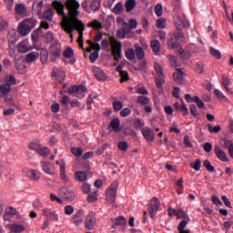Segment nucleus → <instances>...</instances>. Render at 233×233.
<instances>
[{
  "label": "nucleus",
  "instance_id": "f257e3e1",
  "mask_svg": "<svg viewBox=\"0 0 233 233\" xmlns=\"http://www.w3.org/2000/svg\"><path fill=\"white\" fill-rule=\"evenodd\" d=\"M65 6L68 12V19L70 20L69 31H72V25L76 23H81L82 21L78 18L81 15V4L77 0H66Z\"/></svg>",
  "mask_w": 233,
  "mask_h": 233
},
{
  "label": "nucleus",
  "instance_id": "f03ea898",
  "mask_svg": "<svg viewBox=\"0 0 233 233\" xmlns=\"http://www.w3.org/2000/svg\"><path fill=\"white\" fill-rule=\"evenodd\" d=\"M53 8L57 12L58 15H62V28H66V30L70 29V18H68V15L65 12V4L60 1L55 0L52 3Z\"/></svg>",
  "mask_w": 233,
  "mask_h": 233
},
{
  "label": "nucleus",
  "instance_id": "7ed1b4c3",
  "mask_svg": "<svg viewBox=\"0 0 233 233\" xmlns=\"http://www.w3.org/2000/svg\"><path fill=\"white\" fill-rule=\"evenodd\" d=\"M35 25H37V19L34 17L24 19L18 24V32L20 35L23 37L28 35V34L35 28Z\"/></svg>",
  "mask_w": 233,
  "mask_h": 233
},
{
  "label": "nucleus",
  "instance_id": "20e7f679",
  "mask_svg": "<svg viewBox=\"0 0 233 233\" xmlns=\"http://www.w3.org/2000/svg\"><path fill=\"white\" fill-rule=\"evenodd\" d=\"M109 44L111 46L112 56L115 61H119L123 54V44L114 36L109 37Z\"/></svg>",
  "mask_w": 233,
  "mask_h": 233
},
{
  "label": "nucleus",
  "instance_id": "39448f33",
  "mask_svg": "<svg viewBox=\"0 0 233 233\" xmlns=\"http://www.w3.org/2000/svg\"><path fill=\"white\" fill-rule=\"evenodd\" d=\"M48 51H49V61H51V63H56V61L61 58V56L63 54V47L61 46V43L56 41L51 44V46L48 48Z\"/></svg>",
  "mask_w": 233,
  "mask_h": 233
},
{
  "label": "nucleus",
  "instance_id": "423d86ee",
  "mask_svg": "<svg viewBox=\"0 0 233 233\" xmlns=\"http://www.w3.org/2000/svg\"><path fill=\"white\" fill-rule=\"evenodd\" d=\"M64 32H66V34H70V37H74V30H77L79 36L77 38L78 45L80 48H83V32H85V24L83 22H76L72 25V30H66V28H63Z\"/></svg>",
  "mask_w": 233,
  "mask_h": 233
},
{
  "label": "nucleus",
  "instance_id": "0eeeda50",
  "mask_svg": "<svg viewBox=\"0 0 233 233\" xmlns=\"http://www.w3.org/2000/svg\"><path fill=\"white\" fill-rule=\"evenodd\" d=\"M119 187V183L114 182L106 190V199L110 203H116V198H117V188Z\"/></svg>",
  "mask_w": 233,
  "mask_h": 233
},
{
  "label": "nucleus",
  "instance_id": "6e6552de",
  "mask_svg": "<svg viewBox=\"0 0 233 233\" xmlns=\"http://www.w3.org/2000/svg\"><path fill=\"white\" fill-rule=\"evenodd\" d=\"M161 207V201L157 197L153 198L149 203V208H147L150 218H156V214H157V210Z\"/></svg>",
  "mask_w": 233,
  "mask_h": 233
},
{
  "label": "nucleus",
  "instance_id": "1a4fd4ad",
  "mask_svg": "<svg viewBox=\"0 0 233 233\" xmlns=\"http://www.w3.org/2000/svg\"><path fill=\"white\" fill-rule=\"evenodd\" d=\"M96 225H97V218H96V213H88L85 218V228L86 230H92V228H94Z\"/></svg>",
  "mask_w": 233,
  "mask_h": 233
},
{
  "label": "nucleus",
  "instance_id": "9d476101",
  "mask_svg": "<svg viewBox=\"0 0 233 233\" xmlns=\"http://www.w3.org/2000/svg\"><path fill=\"white\" fill-rule=\"evenodd\" d=\"M85 92H86L85 86H73L68 88V94H76V97L78 99H85Z\"/></svg>",
  "mask_w": 233,
  "mask_h": 233
},
{
  "label": "nucleus",
  "instance_id": "9b49d317",
  "mask_svg": "<svg viewBox=\"0 0 233 233\" xmlns=\"http://www.w3.org/2000/svg\"><path fill=\"white\" fill-rule=\"evenodd\" d=\"M190 48H194V50H190ZM178 54L181 59H190L192 57V54H196V45L191 44L186 47V49H179Z\"/></svg>",
  "mask_w": 233,
  "mask_h": 233
},
{
  "label": "nucleus",
  "instance_id": "f8f14e48",
  "mask_svg": "<svg viewBox=\"0 0 233 233\" xmlns=\"http://www.w3.org/2000/svg\"><path fill=\"white\" fill-rule=\"evenodd\" d=\"M155 71L157 76L156 79L157 87L161 88V86L165 83V75L163 74V67H161V65L155 64Z\"/></svg>",
  "mask_w": 233,
  "mask_h": 233
},
{
  "label": "nucleus",
  "instance_id": "ddd939ff",
  "mask_svg": "<svg viewBox=\"0 0 233 233\" xmlns=\"http://www.w3.org/2000/svg\"><path fill=\"white\" fill-rule=\"evenodd\" d=\"M92 73L97 81H106V79H108V75L99 66H94L92 67Z\"/></svg>",
  "mask_w": 233,
  "mask_h": 233
},
{
  "label": "nucleus",
  "instance_id": "4468645a",
  "mask_svg": "<svg viewBox=\"0 0 233 233\" xmlns=\"http://www.w3.org/2000/svg\"><path fill=\"white\" fill-rule=\"evenodd\" d=\"M59 194L61 198H63V199H66V201H74V199H76V193L68 189V187L60 188Z\"/></svg>",
  "mask_w": 233,
  "mask_h": 233
},
{
  "label": "nucleus",
  "instance_id": "2eb2a0df",
  "mask_svg": "<svg viewBox=\"0 0 233 233\" xmlns=\"http://www.w3.org/2000/svg\"><path fill=\"white\" fill-rule=\"evenodd\" d=\"M43 215L46 217L49 221H59V215L50 208H43Z\"/></svg>",
  "mask_w": 233,
  "mask_h": 233
},
{
  "label": "nucleus",
  "instance_id": "dca6fc26",
  "mask_svg": "<svg viewBox=\"0 0 233 233\" xmlns=\"http://www.w3.org/2000/svg\"><path fill=\"white\" fill-rule=\"evenodd\" d=\"M143 137L148 141V143L154 142L156 139V134H154V130L148 127H143L141 129Z\"/></svg>",
  "mask_w": 233,
  "mask_h": 233
},
{
  "label": "nucleus",
  "instance_id": "f3484780",
  "mask_svg": "<svg viewBox=\"0 0 233 233\" xmlns=\"http://www.w3.org/2000/svg\"><path fill=\"white\" fill-rule=\"evenodd\" d=\"M174 25L177 30H183V28H190V22L179 16L175 17Z\"/></svg>",
  "mask_w": 233,
  "mask_h": 233
},
{
  "label": "nucleus",
  "instance_id": "a211bd4d",
  "mask_svg": "<svg viewBox=\"0 0 233 233\" xmlns=\"http://www.w3.org/2000/svg\"><path fill=\"white\" fill-rule=\"evenodd\" d=\"M214 151L218 159H219V161H222V163H228V161H230V159L227 156V153L223 149H221L219 146L216 145L214 147Z\"/></svg>",
  "mask_w": 233,
  "mask_h": 233
},
{
  "label": "nucleus",
  "instance_id": "6ab92c4d",
  "mask_svg": "<svg viewBox=\"0 0 233 233\" xmlns=\"http://www.w3.org/2000/svg\"><path fill=\"white\" fill-rule=\"evenodd\" d=\"M40 166L45 174H48L49 176H54V174H56V168L54 167V164L43 161L40 163Z\"/></svg>",
  "mask_w": 233,
  "mask_h": 233
},
{
  "label": "nucleus",
  "instance_id": "aec40b11",
  "mask_svg": "<svg viewBox=\"0 0 233 233\" xmlns=\"http://www.w3.org/2000/svg\"><path fill=\"white\" fill-rule=\"evenodd\" d=\"M43 0H35L32 5V10L37 14L38 17H43Z\"/></svg>",
  "mask_w": 233,
  "mask_h": 233
},
{
  "label": "nucleus",
  "instance_id": "412c9836",
  "mask_svg": "<svg viewBox=\"0 0 233 233\" xmlns=\"http://www.w3.org/2000/svg\"><path fill=\"white\" fill-rule=\"evenodd\" d=\"M167 48H169V50H176V48H179V42L171 33L167 35Z\"/></svg>",
  "mask_w": 233,
  "mask_h": 233
},
{
  "label": "nucleus",
  "instance_id": "4be33fe9",
  "mask_svg": "<svg viewBox=\"0 0 233 233\" xmlns=\"http://www.w3.org/2000/svg\"><path fill=\"white\" fill-rule=\"evenodd\" d=\"M51 77L53 79H57L58 81H65L66 73L59 67H53Z\"/></svg>",
  "mask_w": 233,
  "mask_h": 233
},
{
  "label": "nucleus",
  "instance_id": "5701e85b",
  "mask_svg": "<svg viewBox=\"0 0 233 233\" xmlns=\"http://www.w3.org/2000/svg\"><path fill=\"white\" fill-rule=\"evenodd\" d=\"M26 176L31 181L38 182L41 179V173L35 169H27Z\"/></svg>",
  "mask_w": 233,
  "mask_h": 233
},
{
  "label": "nucleus",
  "instance_id": "b1692460",
  "mask_svg": "<svg viewBox=\"0 0 233 233\" xmlns=\"http://www.w3.org/2000/svg\"><path fill=\"white\" fill-rule=\"evenodd\" d=\"M72 221L76 227L83 225V211L77 210L72 217Z\"/></svg>",
  "mask_w": 233,
  "mask_h": 233
},
{
  "label": "nucleus",
  "instance_id": "393cba45",
  "mask_svg": "<svg viewBox=\"0 0 233 233\" xmlns=\"http://www.w3.org/2000/svg\"><path fill=\"white\" fill-rule=\"evenodd\" d=\"M55 14L56 13L54 12V9H52V7H49L47 10L42 13V17L43 19H45V21H48L49 23H52Z\"/></svg>",
  "mask_w": 233,
  "mask_h": 233
},
{
  "label": "nucleus",
  "instance_id": "a878e982",
  "mask_svg": "<svg viewBox=\"0 0 233 233\" xmlns=\"http://www.w3.org/2000/svg\"><path fill=\"white\" fill-rule=\"evenodd\" d=\"M48 57H50V53L48 49L43 48L40 50V61L42 65H46L48 63Z\"/></svg>",
  "mask_w": 233,
  "mask_h": 233
},
{
  "label": "nucleus",
  "instance_id": "bb28decb",
  "mask_svg": "<svg viewBox=\"0 0 233 233\" xmlns=\"http://www.w3.org/2000/svg\"><path fill=\"white\" fill-rule=\"evenodd\" d=\"M109 127L114 130V132H121V120L119 118H113L110 122Z\"/></svg>",
  "mask_w": 233,
  "mask_h": 233
},
{
  "label": "nucleus",
  "instance_id": "cd10ccee",
  "mask_svg": "<svg viewBox=\"0 0 233 233\" xmlns=\"http://www.w3.org/2000/svg\"><path fill=\"white\" fill-rule=\"evenodd\" d=\"M7 39L9 43H12V45L17 43V31H15V29L9 30L7 34Z\"/></svg>",
  "mask_w": 233,
  "mask_h": 233
},
{
  "label": "nucleus",
  "instance_id": "c85d7f7f",
  "mask_svg": "<svg viewBox=\"0 0 233 233\" xmlns=\"http://www.w3.org/2000/svg\"><path fill=\"white\" fill-rule=\"evenodd\" d=\"M60 177L64 183H68V176H66V164H65V162L60 165Z\"/></svg>",
  "mask_w": 233,
  "mask_h": 233
},
{
  "label": "nucleus",
  "instance_id": "c756f323",
  "mask_svg": "<svg viewBox=\"0 0 233 233\" xmlns=\"http://www.w3.org/2000/svg\"><path fill=\"white\" fill-rule=\"evenodd\" d=\"M135 56H137V59H144L145 58V49L141 47L139 45H135Z\"/></svg>",
  "mask_w": 233,
  "mask_h": 233
},
{
  "label": "nucleus",
  "instance_id": "7c9ffc66",
  "mask_svg": "<svg viewBox=\"0 0 233 233\" xmlns=\"http://www.w3.org/2000/svg\"><path fill=\"white\" fill-rule=\"evenodd\" d=\"M15 214H17V209L15 208L10 207L5 210L3 218L5 219V221H9L10 216H15Z\"/></svg>",
  "mask_w": 233,
  "mask_h": 233
},
{
  "label": "nucleus",
  "instance_id": "2f4dec72",
  "mask_svg": "<svg viewBox=\"0 0 233 233\" xmlns=\"http://www.w3.org/2000/svg\"><path fill=\"white\" fill-rule=\"evenodd\" d=\"M75 179L76 181L83 183V181H86V179H88V175H86V173H85L84 171H76L75 173Z\"/></svg>",
  "mask_w": 233,
  "mask_h": 233
},
{
  "label": "nucleus",
  "instance_id": "473e14b6",
  "mask_svg": "<svg viewBox=\"0 0 233 233\" xmlns=\"http://www.w3.org/2000/svg\"><path fill=\"white\" fill-rule=\"evenodd\" d=\"M150 46H151L153 52H155L156 56H157V54H159V52H161V43H159V40L151 41Z\"/></svg>",
  "mask_w": 233,
  "mask_h": 233
},
{
  "label": "nucleus",
  "instance_id": "72a5a7b5",
  "mask_svg": "<svg viewBox=\"0 0 233 233\" xmlns=\"http://www.w3.org/2000/svg\"><path fill=\"white\" fill-rule=\"evenodd\" d=\"M175 108L176 110H179V112H182L183 116H188V107H187V105H185V103H176Z\"/></svg>",
  "mask_w": 233,
  "mask_h": 233
},
{
  "label": "nucleus",
  "instance_id": "f704fd0d",
  "mask_svg": "<svg viewBox=\"0 0 233 233\" xmlns=\"http://www.w3.org/2000/svg\"><path fill=\"white\" fill-rule=\"evenodd\" d=\"M10 230L11 232H14V233L25 232V226L15 223L10 226Z\"/></svg>",
  "mask_w": 233,
  "mask_h": 233
},
{
  "label": "nucleus",
  "instance_id": "c9c22d12",
  "mask_svg": "<svg viewBox=\"0 0 233 233\" xmlns=\"http://www.w3.org/2000/svg\"><path fill=\"white\" fill-rule=\"evenodd\" d=\"M113 14H116V15H119V14H123L125 12V5L121 2H118L115 5L113 10Z\"/></svg>",
  "mask_w": 233,
  "mask_h": 233
},
{
  "label": "nucleus",
  "instance_id": "e433bc0d",
  "mask_svg": "<svg viewBox=\"0 0 233 233\" xmlns=\"http://www.w3.org/2000/svg\"><path fill=\"white\" fill-rule=\"evenodd\" d=\"M175 38L180 42L185 41V33H183V29H176L173 33H171Z\"/></svg>",
  "mask_w": 233,
  "mask_h": 233
},
{
  "label": "nucleus",
  "instance_id": "4c0bfd02",
  "mask_svg": "<svg viewBox=\"0 0 233 233\" xmlns=\"http://www.w3.org/2000/svg\"><path fill=\"white\" fill-rule=\"evenodd\" d=\"M185 74L181 69H177V72L173 74V78L176 83H182L183 82V76Z\"/></svg>",
  "mask_w": 233,
  "mask_h": 233
},
{
  "label": "nucleus",
  "instance_id": "58836bf2",
  "mask_svg": "<svg viewBox=\"0 0 233 233\" xmlns=\"http://www.w3.org/2000/svg\"><path fill=\"white\" fill-rule=\"evenodd\" d=\"M189 111H190V114L193 116V117L197 119V121L201 120V116H199V113H198V107L196 106V105L194 104L190 105Z\"/></svg>",
  "mask_w": 233,
  "mask_h": 233
},
{
  "label": "nucleus",
  "instance_id": "ea45409f",
  "mask_svg": "<svg viewBox=\"0 0 233 233\" xmlns=\"http://www.w3.org/2000/svg\"><path fill=\"white\" fill-rule=\"evenodd\" d=\"M11 90H12V86H10V85L5 84V83L0 85V92L2 96H8Z\"/></svg>",
  "mask_w": 233,
  "mask_h": 233
},
{
  "label": "nucleus",
  "instance_id": "a19ab883",
  "mask_svg": "<svg viewBox=\"0 0 233 233\" xmlns=\"http://www.w3.org/2000/svg\"><path fill=\"white\" fill-rule=\"evenodd\" d=\"M215 96L218 97V101H224L225 103H228V97L223 94L219 89L214 90Z\"/></svg>",
  "mask_w": 233,
  "mask_h": 233
},
{
  "label": "nucleus",
  "instance_id": "79ce46f5",
  "mask_svg": "<svg viewBox=\"0 0 233 233\" xmlns=\"http://www.w3.org/2000/svg\"><path fill=\"white\" fill-rule=\"evenodd\" d=\"M89 8L92 12H97L101 8V0H92Z\"/></svg>",
  "mask_w": 233,
  "mask_h": 233
},
{
  "label": "nucleus",
  "instance_id": "37998d69",
  "mask_svg": "<svg viewBox=\"0 0 233 233\" xmlns=\"http://www.w3.org/2000/svg\"><path fill=\"white\" fill-rule=\"evenodd\" d=\"M125 6H126V12H127V14L129 12H132V10L136 8V0H127Z\"/></svg>",
  "mask_w": 233,
  "mask_h": 233
},
{
  "label": "nucleus",
  "instance_id": "c03bdc74",
  "mask_svg": "<svg viewBox=\"0 0 233 233\" xmlns=\"http://www.w3.org/2000/svg\"><path fill=\"white\" fill-rule=\"evenodd\" d=\"M137 103H138V105H141L142 106H147V105L150 103V98L146 96H140L137 97Z\"/></svg>",
  "mask_w": 233,
  "mask_h": 233
},
{
  "label": "nucleus",
  "instance_id": "a18cd8bd",
  "mask_svg": "<svg viewBox=\"0 0 233 233\" xmlns=\"http://www.w3.org/2000/svg\"><path fill=\"white\" fill-rule=\"evenodd\" d=\"M36 59H39V53L31 52L26 55L27 63H34V61H36Z\"/></svg>",
  "mask_w": 233,
  "mask_h": 233
},
{
  "label": "nucleus",
  "instance_id": "49530a36",
  "mask_svg": "<svg viewBox=\"0 0 233 233\" xmlns=\"http://www.w3.org/2000/svg\"><path fill=\"white\" fill-rule=\"evenodd\" d=\"M88 28H95L96 30H103V24L97 20H93L87 25Z\"/></svg>",
  "mask_w": 233,
  "mask_h": 233
},
{
  "label": "nucleus",
  "instance_id": "de8ad7c7",
  "mask_svg": "<svg viewBox=\"0 0 233 233\" xmlns=\"http://www.w3.org/2000/svg\"><path fill=\"white\" fill-rule=\"evenodd\" d=\"M222 85L224 88L228 92L229 94H232V89L228 88L230 86V79H228V76H222Z\"/></svg>",
  "mask_w": 233,
  "mask_h": 233
},
{
  "label": "nucleus",
  "instance_id": "09e8293b",
  "mask_svg": "<svg viewBox=\"0 0 233 233\" xmlns=\"http://www.w3.org/2000/svg\"><path fill=\"white\" fill-rule=\"evenodd\" d=\"M156 26L158 28V30H164V28L167 26V19L160 17L156 22Z\"/></svg>",
  "mask_w": 233,
  "mask_h": 233
},
{
  "label": "nucleus",
  "instance_id": "8fccbe9b",
  "mask_svg": "<svg viewBox=\"0 0 233 233\" xmlns=\"http://www.w3.org/2000/svg\"><path fill=\"white\" fill-rule=\"evenodd\" d=\"M208 130L210 134H219L221 132V126H212V124H208Z\"/></svg>",
  "mask_w": 233,
  "mask_h": 233
},
{
  "label": "nucleus",
  "instance_id": "3c124183",
  "mask_svg": "<svg viewBox=\"0 0 233 233\" xmlns=\"http://www.w3.org/2000/svg\"><path fill=\"white\" fill-rule=\"evenodd\" d=\"M15 12H16V14H18V15H23V14H26L27 8L25 5L18 4L15 6Z\"/></svg>",
  "mask_w": 233,
  "mask_h": 233
},
{
  "label": "nucleus",
  "instance_id": "603ef678",
  "mask_svg": "<svg viewBox=\"0 0 233 233\" xmlns=\"http://www.w3.org/2000/svg\"><path fill=\"white\" fill-rule=\"evenodd\" d=\"M126 57L128 61H134L136 59V50L134 48H129L126 52Z\"/></svg>",
  "mask_w": 233,
  "mask_h": 233
},
{
  "label": "nucleus",
  "instance_id": "864d4df0",
  "mask_svg": "<svg viewBox=\"0 0 233 233\" xmlns=\"http://www.w3.org/2000/svg\"><path fill=\"white\" fill-rule=\"evenodd\" d=\"M17 48L18 52H20L21 54H26V52L30 50V48H28V46L25 42H20L17 46Z\"/></svg>",
  "mask_w": 233,
  "mask_h": 233
},
{
  "label": "nucleus",
  "instance_id": "5fc2aeb1",
  "mask_svg": "<svg viewBox=\"0 0 233 233\" xmlns=\"http://www.w3.org/2000/svg\"><path fill=\"white\" fill-rule=\"evenodd\" d=\"M41 35V28L35 29L32 35H31V39L34 43H37L39 41V37Z\"/></svg>",
  "mask_w": 233,
  "mask_h": 233
},
{
  "label": "nucleus",
  "instance_id": "6e6d98bb",
  "mask_svg": "<svg viewBox=\"0 0 233 233\" xmlns=\"http://www.w3.org/2000/svg\"><path fill=\"white\" fill-rule=\"evenodd\" d=\"M187 224H188V222L187 220H182L178 224L177 230H179V233H190V231L185 230V227H187Z\"/></svg>",
  "mask_w": 233,
  "mask_h": 233
},
{
  "label": "nucleus",
  "instance_id": "4d7b16f0",
  "mask_svg": "<svg viewBox=\"0 0 233 233\" xmlns=\"http://www.w3.org/2000/svg\"><path fill=\"white\" fill-rule=\"evenodd\" d=\"M209 52L212 57H216V59H221V51L210 46Z\"/></svg>",
  "mask_w": 233,
  "mask_h": 233
},
{
  "label": "nucleus",
  "instance_id": "13d9d810",
  "mask_svg": "<svg viewBox=\"0 0 233 233\" xmlns=\"http://www.w3.org/2000/svg\"><path fill=\"white\" fill-rule=\"evenodd\" d=\"M113 110H115V112L123 110V102L119 100L113 101Z\"/></svg>",
  "mask_w": 233,
  "mask_h": 233
},
{
  "label": "nucleus",
  "instance_id": "bf43d9fd",
  "mask_svg": "<svg viewBox=\"0 0 233 233\" xmlns=\"http://www.w3.org/2000/svg\"><path fill=\"white\" fill-rule=\"evenodd\" d=\"M5 84L9 85V86H13V85H15V76L12 75L6 76L5 77Z\"/></svg>",
  "mask_w": 233,
  "mask_h": 233
},
{
  "label": "nucleus",
  "instance_id": "052dcab7",
  "mask_svg": "<svg viewBox=\"0 0 233 233\" xmlns=\"http://www.w3.org/2000/svg\"><path fill=\"white\" fill-rule=\"evenodd\" d=\"M37 154H39V156H42L43 157H46V156L50 154V149L46 147H42L40 146V148L38 149Z\"/></svg>",
  "mask_w": 233,
  "mask_h": 233
},
{
  "label": "nucleus",
  "instance_id": "680f3d73",
  "mask_svg": "<svg viewBox=\"0 0 233 233\" xmlns=\"http://www.w3.org/2000/svg\"><path fill=\"white\" fill-rule=\"evenodd\" d=\"M115 225L117 227H124V225H127V219L123 216L117 217L115 219Z\"/></svg>",
  "mask_w": 233,
  "mask_h": 233
},
{
  "label": "nucleus",
  "instance_id": "e2e57ef3",
  "mask_svg": "<svg viewBox=\"0 0 233 233\" xmlns=\"http://www.w3.org/2000/svg\"><path fill=\"white\" fill-rule=\"evenodd\" d=\"M97 191H94L92 193H90L88 196H87V202L88 203H96V201H97Z\"/></svg>",
  "mask_w": 233,
  "mask_h": 233
},
{
  "label": "nucleus",
  "instance_id": "0e129e2a",
  "mask_svg": "<svg viewBox=\"0 0 233 233\" xmlns=\"http://www.w3.org/2000/svg\"><path fill=\"white\" fill-rule=\"evenodd\" d=\"M203 167L208 170V172H214L215 167L212 166L208 159L203 161Z\"/></svg>",
  "mask_w": 233,
  "mask_h": 233
},
{
  "label": "nucleus",
  "instance_id": "69168bd1",
  "mask_svg": "<svg viewBox=\"0 0 233 233\" xmlns=\"http://www.w3.org/2000/svg\"><path fill=\"white\" fill-rule=\"evenodd\" d=\"M29 150H34L35 152H38L39 148H41V144L39 142H31L28 145Z\"/></svg>",
  "mask_w": 233,
  "mask_h": 233
},
{
  "label": "nucleus",
  "instance_id": "338daca9",
  "mask_svg": "<svg viewBox=\"0 0 233 233\" xmlns=\"http://www.w3.org/2000/svg\"><path fill=\"white\" fill-rule=\"evenodd\" d=\"M71 152L76 157H81L83 156V147H71Z\"/></svg>",
  "mask_w": 233,
  "mask_h": 233
},
{
  "label": "nucleus",
  "instance_id": "774afa93",
  "mask_svg": "<svg viewBox=\"0 0 233 233\" xmlns=\"http://www.w3.org/2000/svg\"><path fill=\"white\" fill-rule=\"evenodd\" d=\"M117 147L122 152H127L128 150V142L120 141L118 142Z\"/></svg>",
  "mask_w": 233,
  "mask_h": 233
}]
</instances>
